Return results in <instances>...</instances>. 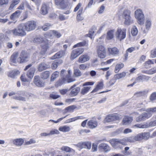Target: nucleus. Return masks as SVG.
<instances>
[{"label": "nucleus", "instance_id": "1", "mask_svg": "<svg viewBox=\"0 0 156 156\" xmlns=\"http://www.w3.org/2000/svg\"><path fill=\"white\" fill-rule=\"evenodd\" d=\"M33 42L34 43L36 44L41 43L42 48L41 52L40 51H37L36 52L34 53V55L39 54L40 53L42 54H44L49 48L48 41L46 39L44 40L43 38L41 37H37L35 38L34 39Z\"/></svg>", "mask_w": 156, "mask_h": 156}, {"label": "nucleus", "instance_id": "2", "mask_svg": "<svg viewBox=\"0 0 156 156\" xmlns=\"http://www.w3.org/2000/svg\"><path fill=\"white\" fill-rule=\"evenodd\" d=\"M71 73L70 70H69L67 72L64 69H62L61 70L60 74L61 79L57 82L58 86H60L66 82L70 83L75 81V79L69 78Z\"/></svg>", "mask_w": 156, "mask_h": 156}, {"label": "nucleus", "instance_id": "3", "mask_svg": "<svg viewBox=\"0 0 156 156\" xmlns=\"http://www.w3.org/2000/svg\"><path fill=\"white\" fill-rule=\"evenodd\" d=\"M146 112H143L136 118L137 122L143 121L151 117L152 113L156 112V107L148 108L145 110Z\"/></svg>", "mask_w": 156, "mask_h": 156}, {"label": "nucleus", "instance_id": "4", "mask_svg": "<svg viewBox=\"0 0 156 156\" xmlns=\"http://www.w3.org/2000/svg\"><path fill=\"white\" fill-rule=\"evenodd\" d=\"M9 33L14 36H18L23 37L26 35L23 23L19 24L16 28L9 31Z\"/></svg>", "mask_w": 156, "mask_h": 156}, {"label": "nucleus", "instance_id": "5", "mask_svg": "<svg viewBox=\"0 0 156 156\" xmlns=\"http://www.w3.org/2000/svg\"><path fill=\"white\" fill-rule=\"evenodd\" d=\"M135 16L137 20L138 23L140 25L144 24L145 18L142 10L140 9H138L135 12Z\"/></svg>", "mask_w": 156, "mask_h": 156}, {"label": "nucleus", "instance_id": "6", "mask_svg": "<svg viewBox=\"0 0 156 156\" xmlns=\"http://www.w3.org/2000/svg\"><path fill=\"white\" fill-rule=\"evenodd\" d=\"M94 83L93 82H87L83 83L82 87L80 88V94L81 95H84L87 94L91 88V87L88 86L92 85Z\"/></svg>", "mask_w": 156, "mask_h": 156}, {"label": "nucleus", "instance_id": "7", "mask_svg": "<svg viewBox=\"0 0 156 156\" xmlns=\"http://www.w3.org/2000/svg\"><path fill=\"white\" fill-rule=\"evenodd\" d=\"M25 30L27 31H30L34 30L36 28V22L33 20L30 21L23 24Z\"/></svg>", "mask_w": 156, "mask_h": 156}, {"label": "nucleus", "instance_id": "8", "mask_svg": "<svg viewBox=\"0 0 156 156\" xmlns=\"http://www.w3.org/2000/svg\"><path fill=\"white\" fill-rule=\"evenodd\" d=\"M29 54L27 52L23 51L20 55V56L18 59L17 62L19 63H23L28 61L29 60Z\"/></svg>", "mask_w": 156, "mask_h": 156}, {"label": "nucleus", "instance_id": "9", "mask_svg": "<svg viewBox=\"0 0 156 156\" xmlns=\"http://www.w3.org/2000/svg\"><path fill=\"white\" fill-rule=\"evenodd\" d=\"M115 36L117 39L120 41L124 39L126 37V30L118 28L115 33Z\"/></svg>", "mask_w": 156, "mask_h": 156}, {"label": "nucleus", "instance_id": "10", "mask_svg": "<svg viewBox=\"0 0 156 156\" xmlns=\"http://www.w3.org/2000/svg\"><path fill=\"white\" fill-rule=\"evenodd\" d=\"M84 51L83 48H77L73 50L71 53V59L73 60L82 54Z\"/></svg>", "mask_w": 156, "mask_h": 156}, {"label": "nucleus", "instance_id": "11", "mask_svg": "<svg viewBox=\"0 0 156 156\" xmlns=\"http://www.w3.org/2000/svg\"><path fill=\"white\" fill-rule=\"evenodd\" d=\"M74 145L80 149L85 148L90 149L91 148V144L89 142H80L76 144H74Z\"/></svg>", "mask_w": 156, "mask_h": 156}, {"label": "nucleus", "instance_id": "12", "mask_svg": "<svg viewBox=\"0 0 156 156\" xmlns=\"http://www.w3.org/2000/svg\"><path fill=\"white\" fill-rule=\"evenodd\" d=\"M33 83L34 84L38 87H42L44 86V83L42 80H41L40 76H34Z\"/></svg>", "mask_w": 156, "mask_h": 156}, {"label": "nucleus", "instance_id": "13", "mask_svg": "<svg viewBox=\"0 0 156 156\" xmlns=\"http://www.w3.org/2000/svg\"><path fill=\"white\" fill-rule=\"evenodd\" d=\"M119 119V117L115 114L109 115L105 118L104 121V122H109L112 121L118 120Z\"/></svg>", "mask_w": 156, "mask_h": 156}, {"label": "nucleus", "instance_id": "14", "mask_svg": "<svg viewBox=\"0 0 156 156\" xmlns=\"http://www.w3.org/2000/svg\"><path fill=\"white\" fill-rule=\"evenodd\" d=\"M67 48V45L66 44H64L63 45V48L65 49L64 51H60L55 54L54 55L51 57V59H55L57 58H59L63 56L65 53V50Z\"/></svg>", "mask_w": 156, "mask_h": 156}, {"label": "nucleus", "instance_id": "15", "mask_svg": "<svg viewBox=\"0 0 156 156\" xmlns=\"http://www.w3.org/2000/svg\"><path fill=\"white\" fill-rule=\"evenodd\" d=\"M76 86V85L74 84L71 86L70 88V89H72L70 94L73 96H76L79 92L80 93V88L79 87H77L75 88H74Z\"/></svg>", "mask_w": 156, "mask_h": 156}, {"label": "nucleus", "instance_id": "16", "mask_svg": "<svg viewBox=\"0 0 156 156\" xmlns=\"http://www.w3.org/2000/svg\"><path fill=\"white\" fill-rule=\"evenodd\" d=\"M109 142L112 147L115 148L119 147L120 144L119 139H112L109 140Z\"/></svg>", "mask_w": 156, "mask_h": 156}, {"label": "nucleus", "instance_id": "17", "mask_svg": "<svg viewBox=\"0 0 156 156\" xmlns=\"http://www.w3.org/2000/svg\"><path fill=\"white\" fill-rule=\"evenodd\" d=\"M138 135L139 141L142 139L147 140L150 137V133L148 132H144L139 134Z\"/></svg>", "mask_w": 156, "mask_h": 156}, {"label": "nucleus", "instance_id": "18", "mask_svg": "<svg viewBox=\"0 0 156 156\" xmlns=\"http://www.w3.org/2000/svg\"><path fill=\"white\" fill-rule=\"evenodd\" d=\"M50 67V66L48 64L44 62H42L39 64L37 68V70L38 71L41 72Z\"/></svg>", "mask_w": 156, "mask_h": 156}, {"label": "nucleus", "instance_id": "19", "mask_svg": "<svg viewBox=\"0 0 156 156\" xmlns=\"http://www.w3.org/2000/svg\"><path fill=\"white\" fill-rule=\"evenodd\" d=\"M150 77L148 76L142 75L139 76L136 79V81L137 83L143 82V81H148Z\"/></svg>", "mask_w": 156, "mask_h": 156}, {"label": "nucleus", "instance_id": "20", "mask_svg": "<svg viewBox=\"0 0 156 156\" xmlns=\"http://www.w3.org/2000/svg\"><path fill=\"white\" fill-rule=\"evenodd\" d=\"M90 58L87 54L81 55L79 58L78 61L80 63H84L89 60Z\"/></svg>", "mask_w": 156, "mask_h": 156}, {"label": "nucleus", "instance_id": "21", "mask_svg": "<svg viewBox=\"0 0 156 156\" xmlns=\"http://www.w3.org/2000/svg\"><path fill=\"white\" fill-rule=\"evenodd\" d=\"M49 9V6L45 3L43 4L41 9V12L43 15H45L48 13V10Z\"/></svg>", "mask_w": 156, "mask_h": 156}, {"label": "nucleus", "instance_id": "22", "mask_svg": "<svg viewBox=\"0 0 156 156\" xmlns=\"http://www.w3.org/2000/svg\"><path fill=\"white\" fill-rule=\"evenodd\" d=\"M98 122L96 120L91 119L89 120L87 123L90 129H94L96 128L98 126Z\"/></svg>", "mask_w": 156, "mask_h": 156}, {"label": "nucleus", "instance_id": "23", "mask_svg": "<svg viewBox=\"0 0 156 156\" xmlns=\"http://www.w3.org/2000/svg\"><path fill=\"white\" fill-rule=\"evenodd\" d=\"M98 149L100 150H103L104 152H107L109 151L110 147L107 144L105 143H102L99 144Z\"/></svg>", "mask_w": 156, "mask_h": 156}, {"label": "nucleus", "instance_id": "24", "mask_svg": "<svg viewBox=\"0 0 156 156\" xmlns=\"http://www.w3.org/2000/svg\"><path fill=\"white\" fill-rule=\"evenodd\" d=\"M22 12L20 10H17L12 14L10 16L11 20L13 21L16 20L20 15Z\"/></svg>", "mask_w": 156, "mask_h": 156}, {"label": "nucleus", "instance_id": "25", "mask_svg": "<svg viewBox=\"0 0 156 156\" xmlns=\"http://www.w3.org/2000/svg\"><path fill=\"white\" fill-rule=\"evenodd\" d=\"M108 51L109 53L111 55H115L119 54V51L116 48H108Z\"/></svg>", "mask_w": 156, "mask_h": 156}, {"label": "nucleus", "instance_id": "26", "mask_svg": "<svg viewBox=\"0 0 156 156\" xmlns=\"http://www.w3.org/2000/svg\"><path fill=\"white\" fill-rule=\"evenodd\" d=\"M20 74V72L16 70H14L10 71L8 75L9 77L14 79Z\"/></svg>", "mask_w": 156, "mask_h": 156}, {"label": "nucleus", "instance_id": "27", "mask_svg": "<svg viewBox=\"0 0 156 156\" xmlns=\"http://www.w3.org/2000/svg\"><path fill=\"white\" fill-rule=\"evenodd\" d=\"M12 143L15 145L17 146H21L23 143L24 141L22 138L15 139H12Z\"/></svg>", "mask_w": 156, "mask_h": 156}, {"label": "nucleus", "instance_id": "28", "mask_svg": "<svg viewBox=\"0 0 156 156\" xmlns=\"http://www.w3.org/2000/svg\"><path fill=\"white\" fill-rule=\"evenodd\" d=\"M133 120L132 117L125 116L122 120V123L123 125H126L130 124Z\"/></svg>", "mask_w": 156, "mask_h": 156}, {"label": "nucleus", "instance_id": "29", "mask_svg": "<svg viewBox=\"0 0 156 156\" xmlns=\"http://www.w3.org/2000/svg\"><path fill=\"white\" fill-rule=\"evenodd\" d=\"M62 62V60L59 59L55 60L52 64L51 67L52 69H56L58 65L61 64Z\"/></svg>", "mask_w": 156, "mask_h": 156}, {"label": "nucleus", "instance_id": "30", "mask_svg": "<svg viewBox=\"0 0 156 156\" xmlns=\"http://www.w3.org/2000/svg\"><path fill=\"white\" fill-rule=\"evenodd\" d=\"M152 25V22L151 18H147L145 20V26L147 30L148 31L151 28Z\"/></svg>", "mask_w": 156, "mask_h": 156}, {"label": "nucleus", "instance_id": "31", "mask_svg": "<svg viewBox=\"0 0 156 156\" xmlns=\"http://www.w3.org/2000/svg\"><path fill=\"white\" fill-rule=\"evenodd\" d=\"M88 45V41L83 40L82 42H80L73 46V48H75L76 47L87 46Z\"/></svg>", "mask_w": 156, "mask_h": 156}, {"label": "nucleus", "instance_id": "32", "mask_svg": "<svg viewBox=\"0 0 156 156\" xmlns=\"http://www.w3.org/2000/svg\"><path fill=\"white\" fill-rule=\"evenodd\" d=\"M76 106L72 105L66 108L64 110L63 113L65 114L68 112H71L74 111V110L76 108Z\"/></svg>", "mask_w": 156, "mask_h": 156}, {"label": "nucleus", "instance_id": "33", "mask_svg": "<svg viewBox=\"0 0 156 156\" xmlns=\"http://www.w3.org/2000/svg\"><path fill=\"white\" fill-rule=\"evenodd\" d=\"M126 137L128 142L134 143L136 141H139L138 135L135 136Z\"/></svg>", "mask_w": 156, "mask_h": 156}, {"label": "nucleus", "instance_id": "34", "mask_svg": "<svg viewBox=\"0 0 156 156\" xmlns=\"http://www.w3.org/2000/svg\"><path fill=\"white\" fill-rule=\"evenodd\" d=\"M148 92V90H144L142 91L138 92L136 93L134 96L136 97L144 96L147 94Z\"/></svg>", "mask_w": 156, "mask_h": 156}, {"label": "nucleus", "instance_id": "35", "mask_svg": "<svg viewBox=\"0 0 156 156\" xmlns=\"http://www.w3.org/2000/svg\"><path fill=\"white\" fill-rule=\"evenodd\" d=\"M35 71V69L34 67H31L28 71L27 75L29 78H31L33 77Z\"/></svg>", "mask_w": 156, "mask_h": 156}, {"label": "nucleus", "instance_id": "36", "mask_svg": "<svg viewBox=\"0 0 156 156\" xmlns=\"http://www.w3.org/2000/svg\"><path fill=\"white\" fill-rule=\"evenodd\" d=\"M49 76L50 72L48 71H45L42 73L41 75V78L44 80L49 78Z\"/></svg>", "mask_w": 156, "mask_h": 156}, {"label": "nucleus", "instance_id": "37", "mask_svg": "<svg viewBox=\"0 0 156 156\" xmlns=\"http://www.w3.org/2000/svg\"><path fill=\"white\" fill-rule=\"evenodd\" d=\"M57 5L62 9H65L68 7L69 3L68 2H65L64 1L62 3L61 2L59 5Z\"/></svg>", "mask_w": 156, "mask_h": 156}, {"label": "nucleus", "instance_id": "38", "mask_svg": "<svg viewBox=\"0 0 156 156\" xmlns=\"http://www.w3.org/2000/svg\"><path fill=\"white\" fill-rule=\"evenodd\" d=\"M96 30V28L95 26H93L90 30L88 34H87V36L90 37L91 39L92 36H93L95 31Z\"/></svg>", "mask_w": 156, "mask_h": 156}, {"label": "nucleus", "instance_id": "39", "mask_svg": "<svg viewBox=\"0 0 156 156\" xmlns=\"http://www.w3.org/2000/svg\"><path fill=\"white\" fill-rule=\"evenodd\" d=\"M124 19V23L125 25H129L132 23V20L130 16L123 17Z\"/></svg>", "mask_w": 156, "mask_h": 156}, {"label": "nucleus", "instance_id": "40", "mask_svg": "<svg viewBox=\"0 0 156 156\" xmlns=\"http://www.w3.org/2000/svg\"><path fill=\"white\" fill-rule=\"evenodd\" d=\"M124 19V23L125 25H129L132 23V20L130 16L123 17Z\"/></svg>", "mask_w": 156, "mask_h": 156}, {"label": "nucleus", "instance_id": "41", "mask_svg": "<svg viewBox=\"0 0 156 156\" xmlns=\"http://www.w3.org/2000/svg\"><path fill=\"white\" fill-rule=\"evenodd\" d=\"M17 94L18 95H22L27 98H28L30 95L31 94L28 93L25 91L20 90L18 91Z\"/></svg>", "mask_w": 156, "mask_h": 156}, {"label": "nucleus", "instance_id": "42", "mask_svg": "<svg viewBox=\"0 0 156 156\" xmlns=\"http://www.w3.org/2000/svg\"><path fill=\"white\" fill-rule=\"evenodd\" d=\"M17 57V53L15 52L13 53L10 57V60L11 62L14 63H16V58Z\"/></svg>", "mask_w": 156, "mask_h": 156}, {"label": "nucleus", "instance_id": "43", "mask_svg": "<svg viewBox=\"0 0 156 156\" xmlns=\"http://www.w3.org/2000/svg\"><path fill=\"white\" fill-rule=\"evenodd\" d=\"M114 30H110L107 33V39L108 40H111L114 37Z\"/></svg>", "mask_w": 156, "mask_h": 156}, {"label": "nucleus", "instance_id": "44", "mask_svg": "<svg viewBox=\"0 0 156 156\" xmlns=\"http://www.w3.org/2000/svg\"><path fill=\"white\" fill-rule=\"evenodd\" d=\"M116 79L115 78L114 76V78L111 79L109 81L106 83V86L107 87H109L113 85L116 82Z\"/></svg>", "mask_w": 156, "mask_h": 156}, {"label": "nucleus", "instance_id": "45", "mask_svg": "<svg viewBox=\"0 0 156 156\" xmlns=\"http://www.w3.org/2000/svg\"><path fill=\"white\" fill-rule=\"evenodd\" d=\"M124 66V64L122 63L116 64L115 68V72L116 73H118L119 71Z\"/></svg>", "mask_w": 156, "mask_h": 156}, {"label": "nucleus", "instance_id": "46", "mask_svg": "<svg viewBox=\"0 0 156 156\" xmlns=\"http://www.w3.org/2000/svg\"><path fill=\"white\" fill-rule=\"evenodd\" d=\"M126 73L124 72H122L121 73H118L114 75L115 78L117 80L125 76Z\"/></svg>", "mask_w": 156, "mask_h": 156}, {"label": "nucleus", "instance_id": "47", "mask_svg": "<svg viewBox=\"0 0 156 156\" xmlns=\"http://www.w3.org/2000/svg\"><path fill=\"white\" fill-rule=\"evenodd\" d=\"M61 150L66 152H74V150L67 146H63L61 148Z\"/></svg>", "mask_w": 156, "mask_h": 156}, {"label": "nucleus", "instance_id": "48", "mask_svg": "<svg viewBox=\"0 0 156 156\" xmlns=\"http://www.w3.org/2000/svg\"><path fill=\"white\" fill-rule=\"evenodd\" d=\"M154 64V60L149 59L148 61L145 62L144 66L146 68H148L150 67L149 65L151 64Z\"/></svg>", "mask_w": 156, "mask_h": 156}, {"label": "nucleus", "instance_id": "49", "mask_svg": "<svg viewBox=\"0 0 156 156\" xmlns=\"http://www.w3.org/2000/svg\"><path fill=\"white\" fill-rule=\"evenodd\" d=\"M138 31L136 27L135 26H133L131 30V33L133 36H136L138 33Z\"/></svg>", "mask_w": 156, "mask_h": 156}, {"label": "nucleus", "instance_id": "50", "mask_svg": "<svg viewBox=\"0 0 156 156\" xmlns=\"http://www.w3.org/2000/svg\"><path fill=\"white\" fill-rule=\"evenodd\" d=\"M131 11L130 10L128 9H125L123 11L122 14L123 17H127L130 16Z\"/></svg>", "mask_w": 156, "mask_h": 156}, {"label": "nucleus", "instance_id": "51", "mask_svg": "<svg viewBox=\"0 0 156 156\" xmlns=\"http://www.w3.org/2000/svg\"><path fill=\"white\" fill-rule=\"evenodd\" d=\"M59 74V72L56 71L54 72L51 75V81H54L57 78Z\"/></svg>", "mask_w": 156, "mask_h": 156}, {"label": "nucleus", "instance_id": "52", "mask_svg": "<svg viewBox=\"0 0 156 156\" xmlns=\"http://www.w3.org/2000/svg\"><path fill=\"white\" fill-rule=\"evenodd\" d=\"M59 130L61 131L66 132L69 131L70 130V128L69 126H64L60 127L59 129Z\"/></svg>", "mask_w": 156, "mask_h": 156}, {"label": "nucleus", "instance_id": "53", "mask_svg": "<svg viewBox=\"0 0 156 156\" xmlns=\"http://www.w3.org/2000/svg\"><path fill=\"white\" fill-rule=\"evenodd\" d=\"M49 97L53 99H56L59 98L60 95L57 94L56 93L52 92L50 94Z\"/></svg>", "mask_w": 156, "mask_h": 156}, {"label": "nucleus", "instance_id": "54", "mask_svg": "<svg viewBox=\"0 0 156 156\" xmlns=\"http://www.w3.org/2000/svg\"><path fill=\"white\" fill-rule=\"evenodd\" d=\"M98 56L101 58H105L106 56V51H104L97 52Z\"/></svg>", "mask_w": 156, "mask_h": 156}, {"label": "nucleus", "instance_id": "55", "mask_svg": "<svg viewBox=\"0 0 156 156\" xmlns=\"http://www.w3.org/2000/svg\"><path fill=\"white\" fill-rule=\"evenodd\" d=\"M119 141L120 144H121L124 146L127 145L128 141L126 137L122 139H119Z\"/></svg>", "mask_w": 156, "mask_h": 156}, {"label": "nucleus", "instance_id": "56", "mask_svg": "<svg viewBox=\"0 0 156 156\" xmlns=\"http://www.w3.org/2000/svg\"><path fill=\"white\" fill-rule=\"evenodd\" d=\"M154 117H153L151 119V121L149 122L148 124L149 126H156V119H154Z\"/></svg>", "mask_w": 156, "mask_h": 156}, {"label": "nucleus", "instance_id": "57", "mask_svg": "<svg viewBox=\"0 0 156 156\" xmlns=\"http://www.w3.org/2000/svg\"><path fill=\"white\" fill-rule=\"evenodd\" d=\"M74 74L75 76L77 77L81 76L82 73L79 69H76L74 70Z\"/></svg>", "mask_w": 156, "mask_h": 156}, {"label": "nucleus", "instance_id": "58", "mask_svg": "<svg viewBox=\"0 0 156 156\" xmlns=\"http://www.w3.org/2000/svg\"><path fill=\"white\" fill-rule=\"evenodd\" d=\"M13 98L16 100H18L23 101H26L25 98L22 97L21 96H15L13 97Z\"/></svg>", "mask_w": 156, "mask_h": 156}, {"label": "nucleus", "instance_id": "59", "mask_svg": "<svg viewBox=\"0 0 156 156\" xmlns=\"http://www.w3.org/2000/svg\"><path fill=\"white\" fill-rule=\"evenodd\" d=\"M150 99L152 101L156 100V92H154L151 95Z\"/></svg>", "mask_w": 156, "mask_h": 156}, {"label": "nucleus", "instance_id": "60", "mask_svg": "<svg viewBox=\"0 0 156 156\" xmlns=\"http://www.w3.org/2000/svg\"><path fill=\"white\" fill-rule=\"evenodd\" d=\"M52 32L54 35L58 38H59L62 35L60 33L57 31L53 30Z\"/></svg>", "mask_w": 156, "mask_h": 156}, {"label": "nucleus", "instance_id": "61", "mask_svg": "<svg viewBox=\"0 0 156 156\" xmlns=\"http://www.w3.org/2000/svg\"><path fill=\"white\" fill-rule=\"evenodd\" d=\"M68 18V16H65L62 14H60L59 16V18L60 20L63 21L67 20Z\"/></svg>", "mask_w": 156, "mask_h": 156}, {"label": "nucleus", "instance_id": "62", "mask_svg": "<svg viewBox=\"0 0 156 156\" xmlns=\"http://www.w3.org/2000/svg\"><path fill=\"white\" fill-rule=\"evenodd\" d=\"M151 56L152 58H154L156 57V48L151 51Z\"/></svg>", "mask_w": 156, "mask_h": 156}, {"label": "nucleus", "instance_id": "63", "mask_svg": "<svg viewBox=\"0 0 156 156\" xmlns=\"http://www.w3.org/2000/svg\"><path fill=\"white\" fill-rule=\"evenodd\" d=\"M59 131L57 129H54L51 131L49 133L50 135H53L54 134H58Z\"/></svg>", "mask_w": 156, "mask_h": 156}, {"label": "nucleus", "instance_id": "64", "mask_svg": "<svg viewBox=\"0 0 156 156\" xmlns=\"http://www.w3.org/2000/svg\"><path fill=\"white\" fill-rule=\"evenodd\" d=\"M103 85V81L102 80L97 85L96 87L99 90L102 88Z\"/></svg>", "mask_w": 156, "mask_h": 156}]
</instances>
